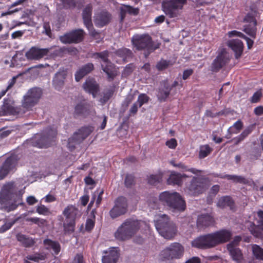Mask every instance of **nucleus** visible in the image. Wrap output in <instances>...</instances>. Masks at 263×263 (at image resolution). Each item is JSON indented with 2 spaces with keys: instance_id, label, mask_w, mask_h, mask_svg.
Wrapping results in <instances>:
<instances>
[{
  "instance_id": "nucleus-59",
  "label": "nucleus",
  "mask_w": 263,
  "mask_h": 263,
  "mask_svg": "<svg viewBox=\"0 0 263 263\" xmlns=\"http://www.w3.org/2000/svg\"><path fill=\"white\" fill-rule=\"evenodd\" d=\"M165 145L171 149H175L177 146V141L176 139L172 138L166 141Z\"/></svg>"
},
{
  "instance_id": "nucleus-48",
  "label": "nucleus",
  "mask_w": 263,
  "mask_h": 263,
  "mask_svg": "<svg viewBox=\"0 0 263 263\" xmlns=\"http://www.w3.org/2000/svg\"><path fill=\"white\" fill-rule=\"evenodd\" d=\"M243 127V123L240 120L237 121L231 127L228 129L230 134H238L240 132Z\"/></svg>"
},
{
  "instance_id": "nucleus-56",
  "label": "nucleus",
  "mask_w": 263,
  "mask_h": 263,
  "mask_svg": "<svg viewBox=\"0 0 263 263\" xmlns=\"http://www.w3.org/2000/svg\"><path fill=\"white\" fill-rule=\"evenodd\" d=\"M36 211L39 214L44 215H47L50 213L49 209L43 204L37 206Z\"/></svg>"
},
{
  "instance_id": "nucleus-32",
  "label": "nucleus",
  "mask_w": 263,
  "mask_h": 263,
  "mask_svg": "<svg viewBox=\"0 0 263 263\" xmlns=\"http://www.w3.org/2000/svg\"><path fill=\"white\" fill-rule=\"evenodd\" d=\"M66 76L67 73L64 70L56 73L53 80V85L55 89L60 90L63 88Z\"/></svg>"
},
{
  "instance_id": "nucleus-24",
  "label": "nucleus",
  "mask_w": 263,
  "mask_h": 263,
  "mask_svg": "<svg viewBox=\"0 0 263 263\" xmlns=\"http://www.w3.org/2000/svg\"><path fill=\"white\" fill-rule=\"evenodd\" d=\"M214 218L209 214H202L198 216L197 219V227L199 229H204L213 226Z\"/></svg>"
},
{
  "instance_id": "nucleus-47",
  "label": "nucleus",
  "mask_w": 263,
  "mask_h": 263,
  "mask_svg": "<svg viewBox=\"0 0 263 263\" xmlns=\"http://www.w3.org/2000/svg\"><path fill=\"white\" fill-rule=\"evenodd\" d=\"M252 252L256 259L263 260V248L257 245H253Z\"/></svg>"
},
{
  "instance_id": "nucleus-9",
  "label": "nucleus",
  "mask_w": 263,
  "mask_h": 263,
  "mask_svg": "<svg viewBox=\"0 0 263 263\" xmlns=\"http://www.w3.org/2000/svg\"><path fill=\"white\" fill-rule=\"evenodd\" d=\"M186 0H168L163 2L162 10L164 13L170 18L177 17L179 14V10L182 9L186 3Z\"/></svg>"
},
{
  "instance_id": "nucleus-39",
  "label": "nucleus",
  "mask_w": 263,
  "mask_h": 263,
  "mask_svg": "<svg viewBox=\"0 0 263 263\" xmlns=\"http://www.w3.org/2000/svg\"><path fill=\"white\" fill-rule=\"evenodd\" d=\"M220 178L227 179L229 180H232L234 183H239L241 184H247L248 183V180L244 177L241 176H237L234 175H225L218 176Z\"/></svg>"
},
{
  "instance_id": "nucleus-64",
  "label": "nucleus",
  "mask_w": 263,
  "mask_h": 263,
  "mask_svg": "<svg viewBox=\"0 0 263 263\" xmlns=\"http://www.w3.org/2000/svg\"><path fill=\"white\" fill-rule=\"evenodd\" d=\"M73 263H85L82 254H77L73 259Z\"/></svg>"
},
{
  "instance_id": "nucleus-44",
  "label": "nucleus",
  "mask_w": 263,
  "mask_h": 263,
  "mask_svg": "<svg viewBox=\"0 0 263 263\" xmlns=\"http://www.w3.org/2000/svg\"><path fill=\"white\" fill-rule=\"evenodd\" d=\"M212 148L208 144L200 146L199 152V158L200 159H204L212 152Z\"/></svg>"
},
{
  "instance_id": "nucleus-41",
  "label": "nucleus",
  "mask_w": 263,
  "mask_h": 263,
  "mask_svg": "<svg viewBox=\"0 0 263 263\" xmlns=\"http://www.w3.org/2000/svg\"><path fill=\"white\" fill-rule=\"evenodd\" d=\"M248 229L251 234L254 237L258 238H262L263 237L261 228L260 229L259 226L255 225L254 222H252L250 223Z\"/></svg>"
},
{
  "instance_id": "nucleus-10",
  "label": "nucleus",
  "mask_w": 263,
  "mask_h": 263,
  "mask_svg": "<svg viewBox=\"0 0 263 263\" xmlns=\"http://www.w3.org/2000/svg\"><path fill=\"white\" fill-rule=\"evenodd\" d=\"M183 250V247L180 243H172L161 251L160 259L162 261H166L174 258H179L182 256Z\"/></svg>"
},
{
  "instance_id": "nucleus-8",
  "label": "nucleus",
  "mask_w": 263,
  "mask_h": 263,
  "mask_svg": "<svg viewBox=\"0 0 263 263\" xmlns=\"http://www.w3.org/2000/svg\"><path fill=\"white\" fill-rule=\"evenodd\" d=\"M42 95V90L39 88H33L29 89L24 96L22 102L21 108H23L24 114L32 109L39 101Z\"/></svg>"
},
{
  "instance_id": "nucleus-60",
  "label": "nucleus",
  "mask_w": 263,
  "mask_h": 263,
  "mask_svg": "<svg viewBox=\"0 0 263 263\" xmlns=\"http://www.w3.org/2000/svg\"><path fill=\"white\" fill-rule=\"evenodd\" d=\"M261 96L262 93L260 91H256L251 97V102L252 103H257L260 100Z\"/></svg>"
},
{
  "instance_id": "nucleus-36",
  "label": "nucleus",
  "mask_w": 263,
  "mask_h": 263,
  "mask_svg": "<svg viewBox=\"0 0 263 263\" xmlns=\"http://www.w3.org/2000/svg\"><path fill=\"white\" fill-rule=\"evenodd\" d=\"M79 210L74 205L69 204L67 205L63 211V215L65 217L66 220H74L76 221V217Z\"/></svg>"
},
{
  "instance_id": "nucleus-27",
  "label": "nucleus",
  "mask_w": 263,
  "mask_h": 263,
  "mask_svg": "<svg viewBox=\"0 0 263 263\" xmlns=\"http://www.w3.org/2000/svg\"><path fill=\"white\" fill-rule=\"evenodd\" d=\"M171 88L167 81L163 82L161 86L159 88L157 97L159 101L165 102L170 95Z\"/></svg>"
},
{
  "instance_id": "nucleus-38",
  "label": "nucleus",
  "mask_w": 263,
  "mask_h": 263,
  "mask_svg": "<svg viewBox=\"0 0 263 263\" xmlns=\"http://www.w3.org/2000/svg\"><path fill=\"white\" fill-rule=\"evenodd\" d=\"M255 128V125L254 124H251L247 126L239 135L233 139L235 141V145H238L243 141L254 130Z\"/></svg>"
},
{
  "instance_id": "nucleus-52",
  "label": "nucleus",
  "mask_w": 263,
  "mask_h": 263,
  "mask_svg": "<svg viewBox=\"0 0 263 263\" xmlns=\"http://www.w3.org/2000/svg\"><path fill=\"white\" fill-rule=\"evenodd\" d=\"M18 218L14 219L12 221L6 223L0 227V233H3L9 230L18 220Z\"/></svg>"
},
{
  "instance_id": "nucleus-43",
  "label": "nucleus",
  "mask_w": 263,
  "mask_h": 263,
  "mask_svg": "<svg viewBox=\"0 0 263 263\" xmlns=\"http://www.w3.org/2000/svg\"><path fill=\"white\" fill-rule=\"evenodd\" d=\"M46 258V255L43 253H35L34 254L28 255L25 259L29 261L32 260L36 262L40 260H44Z\"/></svg>"
},
{
  "instance_id": "nucleus-49",
  "label": "nucleus",
  "mask_w": 263,
  "mask_h": 263,
  "mask_svg": "<svg viewBox=\"0 0 263 263\" xmlns=\"http://www.w3.org/2000/svg\"><path fill=\"white\" fill-rule=\"evenodd\" d=\"M136 183L135 177L130 174H127L124 179V185L127 188H132Z\"/></svg>"
},
{
  "instance_id": "nucleus-35",
  "label": "nucleus",
  "mask_w": 263,
  "mask_h": 263,
  "mask_svg": "<svg viewBox=\"0 0 263 263\" xmlns=\"http://www.w3.org/2000/svg\"><path fill=\"white\" fill-rule=\"evenodd\" d=\"M227 249L232 260L237 263H240L243 259V254L240 249L238 247H231L230 245L227 246Z\"/></svg>"
},
{
  "instance_id": "nucleus-14",
  "label": "nucleus",
  "mask_w": 263,
  "mask_h": 263,
  "mask_svg": "<svg viewBox=\"0 0 263 263\" xmlns=\"http://www.w3.org/2000/svg\"><path fill=\"white\" fill-rule=\"evenodd\" d=\"M46 134L42 135L40 138L35 139L34 145L39 148H47L50 146L51 142L54 141L57 135V130L54 128H48L45 131Z\"/></svg>"
},
{
  "instance_id": "nucleus-61",
  "label": "nucleus",
  "mask_w": 263,
  "mask_h": 263,
  "mask_svg": "<svg viewBox=\"0 0 263 263\" xmlns=\"http://www.w3.org/2000/svg\"><path fill=\"white\" fill-rule=\"evenodd\" d=\"M223 114V112L222 111H219L216 113H213L210 110H206L205 112V116L206 117H211V118H213L216 117L221 116Z\"/></svg>"
},
{
  "instance_id": "nucleus-37",
  "label": "nucleus",
  "mask_w": 263,
  "mask_h": 263,
  "mask_svg": "<svg viewBox=\"0 0 263 263\" xmlns=\"http://www.w3.org/2000/svg\"><path fill=\"white\" fill-rule=\"evenodd\" d=\"M43 245L46 250H52L55 255H58L61 251V246L58 241L47 238L43 240Z\"/></svg>"
},
{
  "instance_id": "nucleus-5",
  "label": "nucleus",
  "mask_w": 263,
  "mask_h": 263,
  "mask_svg": "<svg viewBox=\"0 0 263 263\" xmlns=\"http://www.w3.org/2000/svg\"><path fill=\"white\" fill-rule=\"evenodd\" d=\"M133 45L137 50H145L144 55L147 58L151 53L159 48L160 43H154L148 34H136L132 38Z\"/></svg>"
},
{
  "instance_id": "nucleus-16",
  "label": "nucleus",
  "mask_w": 263,
  "mask_h": 263,
  "mask_svg": "<svg viewBox=\"0 0 263 263\" xmlns=\"http://www.w3.org/2000/svg\"><path fill=\"white\" fill-rule=\"evenodd\" d=\"M256 9L251 7L249 12L243 18V22L247 23L243 26V31L245 33H256L257 31V21L255 17L257 14Z\"/></svg>"
},
{
  "instance_id": "nucleus-33",
  "label": "nucleus",
  "mask_w": 263,
  "mask_h": 263,
  "mask_svg": "<svg viewBox=\"0 0 263 263\" xmlns=\"http://www.w3.org/2000/svg\"><path fill=\"white\" fill-rule=\"evenodd\" d=\"M217 205L221 208L229 207L232 211H235L236 209L235 201L230 196L221 197L218 201Z\"/></svg>"
},
{
  "instance_id": "nucleus-6",
  "label": "nucleus",
  "mask_w": 263,
  "mask_h": 263,
  "mask_svg": "<svg viewBox=\"0 0 263 263\" xmlns=\"http://www.w3.org/2000/svg\"><path fill=\"white\" fill-rule=\"evenodd\" d=\"M199 175L193 176L190 182L186 184L185 191L191 196H196L202 194L206 189V184L209 181L208 177Z\"/></svg>"
},
{
  "instance_id": "nucleus-57",
  "label": "nucleus",
  "mask_w": 263,
  "mask_h": 263,
  "mask_svg": "<svg viewBox=\"0 0 263 263\" xmlns=\"http://www.w3.org/2000/svg\"><path fill=\"white\" fill-rule=\"evenodd\" d=\"M148 205L153 209L158 208V200L156 197H150L148 200Z\"/></svg>"
},
{
  "instance_id": "nucleus-11",
  "label": "nucleus",
  "mask_w": 263,
  "mask_h": 263,
  "mask_svg": "<svg viewBox=\"0 0 263 263\" xmlns=\"http://www.w3.org/2000/svg\"><path fill=\"white\" fill-rule=\"evenodd\" d=\"M93 56L95 58L101 59L103 62L101 64L102 70L107 74L108 78L113 80L116 76V74L114 70V65L108 60L109 52L105 50L100 52H95L93 54Z\"/></svg>"
},
{
  "instance_id": "nucleus-19",
  "label": "nucleus",
  "mask_w": 263,
  "mask_h": 263,
  "mask_svg": "<svg viewBox=\"0 0 263 263\" xmlns=\"http://www.w3.org/2000/svg\"><path fill=\"white\" fill-rule=\"evenodd\" d=\"M230 59L226 50L222 49L211 65V71L217 72L228 64Z\"/></svg>"
},
{
  "instance_id": "nucleus-51",
  "label": "nucleus",
  "mask_w": 263,
  "mask_h": 263,
  "mask_svg": "<svg viewBox=\"0 0 263 263\" xmlns=\"http://www.w3.org/2000/svg\"><path fill=\"white\" fill-rule=\"evenodd\" d=\"M149 100V97L145 93H141L139 95L136 102L139 105V107H141L144 104L147 103Z\"/></svg>"
},
{
  "instance_id": "nucleus-45",
  "label": "nucleus",
  "mask_w": 263,
  "mask_h": 263,
  "mask_svg": "<svg viewBox=\"0 0 263 263\" xmlns=\"http://www.w3.org/2000/svg\"><path fill=\"white\" fill-rule=\"evenodd\" d=\"M162 178V173H159L155 175L152 174L148 177L147 183L152 185H156L161 181Z\"/></svg>"
},
{
  "instance_id": "nucleus-63",
  "label": "nucleus",
  "mask_w": 263,
  "mask_h": 263,
  "mask_svg": "<svg viewBox=\"0 0 263 263\" xmlns=\"http://www.w3.org/2000/svg\"><path fill=\"white\" fill-rule=\"evenodd\" d=\"M194 71L192 69H187L183 71L182 75V79L187 80L193 74Z\"/></svg>"
},
{
  "instance_id": "nucleus-22",
  "label": "nucleus",
  "mask_w": 263,
  "mask_h": 263,
  "mask_svg": "<svg viewBox=\"0 0 263 263\" xmlns=\"http://www.w3.org/2000/svg\"><path fill=\"white\" fill-rule=\"evenodd\" d=\"M213 234L216 246L229 241L232 236V232L226 229L220 230Z\"/></svg>"
},
{
  "instance_id": "nucleus-34",
  "label": "nucleus",
  "mask_w": 263,
  "mask_h": 263,
  "mask_svg": "<svg viewBox=\"0 0 263 263\" xmlns=\"http://www.w3.org/2000/svg\"><path fill=\"white\" fill-rule=\"evenodd\" d=\"M16 239L25 248H30L33 246L36 241L34 239L27 235L21 233H17L16 235Z\"/></svg>"
},
{
  "instance_id": "nucleus-15",
  "label": "nucleus",
  "mask_w": 263,
  "mask_h": 263,
  "mask_svg": "<svg viewBox=\"0 0 263 263\" xmlns=\"http://www.w3.org/2000/svg\"><path fill=\"white\" fill-rule=\"evenodd\" d=\"M23 108L19 106H13L9 99H4L3 104L0 107V117L7 115L22 117L24 115Z\"/></svg>"
},
{
  "instance_id": "nucleus-23",
  "label": "nucleus",
  "mask_w": 263,
  "mask_h": 263,
  "mask_svg": "<svg viewBox=\"0 0 263 263\" xmlns=\"http://www.w3.org/2000/svg\"><path fill=\"white\" fill-rule=\"evenodd\" d=\"M111 15L106 11H102L95 16L94 23L96 26L102 27L110 22Z\"/></svg>"
},
{
  "instance_id": "nucleus-12",
  "label": "nucleus",
  "mask_w": 263,
  "mask_h": 263,
  "mask_svg": "<svg viewBox=\"0 0 263 263\" xmlns=\"http://www.w3.org/2000/svg\"><path fill=\"white\" fill-rule=\"evenodd\" d=\"M193 247L205 250L216 247L213 233L200 235L195 238L192 242Z\"/></svg>"
},
{
  "instance_id": "nucleus-42",
  "label": "nucleus",
  "mask_w": 263,
  "mask_h": 263,
  "mask_svg": "<svg viewBox=\"0 0 263 263\" xmlns=\"http://www.w3.org/2000/svg\"><path fill=\"white\" fill-rule=\"evenodd\" d=\"M76 221L74 220H65L63 224L64 231L66 234H71L74 232Z\"/></svg>"
},
{
  "instance_id": "nucleus-25",
  "label": "nucleus",
  "mask_w": 263,
  "mask_h": 263,
  "mask_svg": "<svg viewBox=\"0 0 263 263\" xmlns=\"http://www.w3.org/2000/svg\"><path fill=\"white\" fill-rule=\"evenodd\" d=\"M84 90L95 98L99 91V85L93 79H87L83 85Z\"/></svg>"
},
{
  "instance_id": "nucleus-21",
  "label": "nucleus",
  "mask_w": 263,
  "mask_h": 263,
  "mask_svg": "<svg viewBox=\"0 0 263 263\" xmlns=\"http://www.w3.org/2000/svg\"><path fill=\"white\" fill-rule=\"evenodd\" d=\"M49 52L48 48H39L36 47H31L26 53V57L29 60H39L47 55Z\"/></svg>"
},
{
  "instance_id": "nucleus-53",
  "label": "nucleus",
  "mask_w": 263,
  "mask_h": 263,
  "mask_svg": "<svg viewBox=\"0 0 263 263\" xmlns=\"http://www.w3.org/2000/svg\"><path fill=\"white\" fill-rule=\"evenodd\" d=\"M64 8H74L76 6L75 0H60Z\"/></svg>"
},
{
  "instance_id": "nucleus-3",
  "label": "nucleus",
  "mask_w": 263,
  "mask_h": 263,
  "mask_svg": "<svg viewBox=\"0 0 263 263\" xmlns=\"http://www.w3.org/2000/svg\"><path fill=\"white\" fill-rule=\"evenodd\" d=\"M155 227L159 233L166 239L174 238L177 232L176 225L165 214L158 216V219L155 221Z\"/></svg>"
},
{
  "instance_id": "nucleus-62",
  "label": "nucleus",
  "mask_w": 263,
  "mask_h": 263,
  "mask_svg": "<svg viewBox=\"0 0 263 263\" xmlns=\"http://www.w3.org/2000/svg\"><path fill=\"white\" fill-rule=\"evenodd\" d=\"M114 90L110 89L108 90L104 94L103 99L105 102L107 101L113 96Z\"/></svg>"
},
{
  "instance_id": "nucleus-29",
  "label": "nucleus",
  "mask_w": 263,
  "mask_h": 263,
  "mask_svg": "<svg viewBox=\"0 0 263 263\" xmlns=\"http://www.w3.org/2000/svg\"><path fill=\"white\" fill-rule=\"evenodd\" d=\"M104 253L107 254V255L103 256L102 259V263L117 262L119 256L118 248H110L109 251H106Z\"/></svg>"
},
{
  "instance_id": "nucleus-7",
  "label": "nucleus",
  "mask_w": 263,
  "mask_h": 263,
  "mask_svg": "<svg viewBox=\"0 0 263 263\" xmlns=\"http://www.w3.org/2000/svg\"><path fill=\"white\" fill-rule=\"evenodd\" d=\"M94 130V127L90 125L84 126L79 128L68 140L67 147L70 151L76 148V145L82 143Z\"/></svg>"
},
{
  "instance_id": "nucleus-13",
  "label": "nucleus",
  "mask_w": 263,
  "mask_h": 263,
  "mask_svg": "<svg viewBox=\"0 0 263 263\" xmlns=\"http://www.w3.org/2000/svg\"><path fill=\"white\" fill-rule=\"evenodd\" d=\"M114 203L113 208L109 211V215L111 218H116L127 212L128 202L125 197H118L115 200Z\"/></svg>"
},
{
  "instance_id": "nucleus-40",
  "label": "nucleus",
  "mask_w": 263,
  "mask_h": 263,
  "mask_svg": "<svg viewBox=\"0 0 263 263\" xmlns=\"http://www.w3.org/2000/svg\"><path fill=\"white\" fill-rule=\"evenodd\" d=\"M171 163L174 166L181 168L183 171L191 172L194 175H199L200 173H204V171L203 170H198L194 167L189 168L187 165L182 162L175 163L172 162Z\"/></svg>"
},
{
  "instance_id": "nucleus-2",
  "label": "nucleus",
  "mask_w": 263,
  "mask_h": 263,
  "mask_svg": "<svg viewBox=\"0 0 263 263\" xmlns=\"http://www.w3.org/2000/svg\"><path fill=\"white\" fill-rule=\"evenodd\" d=\"M161 203L173 212H181L186 209V203L179 193L176 192L164 191L159 196Z\"/></svg>"
},
{
  "instance_id": "nucleus-28",
  "label": "nucleus",
  "mask_w": 263,
  "mask_h": 263,
  "mask_svg": "<svg viewBox=\"0 0 263 263\" xmlns=\"http://www.w3.org/2000/svg\"><path fill=\"white\" fill-rule=\"evenodd\" d=\"M94 69L93 64L88 63L81 67L75 73V80L79 82L85 76L90 73Z\"/></svg>"
},
{
  "instance_id": "nucleus-1",
  "label": "nucleus",
  "mask_w": 263,
  "mask_h": 263,
  "mask_svg": "<svg viewBox=\"0 0 263 263\" xmlns=\"http://www.w3.org/2000/svg\"><path fill=\"white\" fill-rule=\"evenodd\" d=\"M0 204L8 212L14 211L19 205H23L22 196L17 195L14 191L13 184L8 183L3 186L0 192Z\"/></svg>"
},
{
  "instance_id": "nucleus-30",
  "label": "nucleus",
  "mask_w": 263,
  "mask_h": 263,
  "mask_svg": "<svg viewBox=\"0 0 263 263\" xmlns=\"http://www.w3.org/2000/svg\"><path fill=\"white\" fill-rule=\"evenodd\" d=\"M84 34H64L60 36L61 42L64 44L78 43L82 41Z\"/></svg>"
},
{
  "instance_id": "nucleus-4",
  "label": "nucleus",
  "mask_w": 263,
  "mask_h": 263,
  "mask_svg": "<svg viewBox=\"0 0 263 263\" xmlns=\"http://www.w3.org/2000/svg\"><path fill=\"white\" fill-rule=\"evenodd\" d=\"M140 221L134 218H128L118 228L115 233V237L120 240L130 239L139 230Z\"/></svg>"
},
{
  "instance_id": "nucleus-17",
  "label": "nucleus",
  "mask_w": 263,
  "mask_h": 263,
  "mask_svg": "<svg viewBox=\"0 0 263 263\" xmlns=\"http://www.w3.org/2000/svg\"><path fill=\"white\" fill-rule=\"evenodd\" d=\"M17 161V156L15 155H11L6 159L0 167V180L15 170Z\"/></svg>"
},
{
  "instance_id": "nucleus-31",
  "label": "nucleus",
  "mask_w": 263,
  "mask_h": 263,
  "mask_svg": "<svg viewBox=\"0 0 263 263\" xmlns=\"http://www.w3.org/2000/svg\"><path fill=\"white\" fill-rule=\"evenodd\" d=\"M187 177H189V176L185 174H181L173 172L167 179V182L169 185H177L178 186H181L183 183V178Z\"/></svg>"
},
{
  "instance_id": "nucleus-55",
  "label": "nucleus",
  "mask_w": 263,
  "mask_h": 263,
  "mask_svg": "<svg viewBox=\"0 0 263 263\" xmlns=\"http://www.w3.org/2000/svg\"><path fill=\"white\" fill-rule=\"evenodd\" d=\"M261 151L258 148H254L250 154L251 160H257L261 156Z\"/></svg>"
},
{
  "instance_id": "nucleus-46",
  "label": "nucleus",
  "mask_w": 263,
  "mask_h": 263,
  "mask_svg": "<svg viewBox=\"0 0 263 263\" xmlns=\"http://www.w3.org/2000/svg\"><path fill=\"white\" fill-rule=\"evenodd\" d=\"M115 53L123 60L130 58L133 54L131 50L125 48L118 49L116 51Z\"/></svg>"
},
{
  "instance_id": "nucleus-18",
  "label": "nucleus",
  "mask_w": 263,
  "mask_h": 263,
  "mask_svg": "<svg viewBox=\"0 0 263 263\" xmlns=\"http://www.w3.org/2000/svg\"><path fill=\"white\" fill-rule=\"evenodd\" d=\"M92 107L90 102L85 100H81L77 103L74 106L73 116L75 118L78 117L86 118L90 114Z\"/></svg>"
},
{
  "instance_id": "nucleus-20",
  "label": "nucleus",
  "mask_w": 263,
  "mask_h": 263,
  "mask_svg": "<svg viewBox=\"0 0 263 263\" xmlns=\"http://www.w3.org/2000/svg\"><path fill=\"white\" fill-rule=\"evenodd\" d=\"M92 5L89 4L86 6L82 12V17L84 23L87 28L89 33H98L93 30V26L91 20Z\"/></svg>"
},
{
  "instance_id": "nucleus-58",
  "label": "nucleus",
  "mask_w": 263,
  "mask_h": 263,
  "mask_svg": "<svg viewBox=\"0 0 263 263\" xmlns=\"http://www.w3.org/2000/svg\"><path fill=\"white\" fill-rule=\"evenodd\" d=\"M242 238L240 236H236L234 237L233 240L229 243L227 246L230 245L231 247H237L240 242L241 241Z\"/></svg>"
},
{
  "instance_id": "nucleus-54",
  "label": "nucleus",
  "mask_w": 263,
  "mask_h": 263,
  "mask_svg": "<svg viewBox=\"0 0 263 263\" xmlns=\"http://www.w3.org/2000/svg\"><path fill=\"white\" fill-rule=\"evenodd\" d=\"M170 65V61L166 60H161L157 63L156 68L159 71L166 69Z\"/></svg>"
},
{
  "instance_id": "nucleus-26",
  "label": "nucleus",
  "mask_w": 263,
  "mask_h": 263,
  "mask_svg": "<svg viewBox=\"0 0 263 263\" xmlns=\"http://www.w3.org/2000/svg\"><path fill=\"white\" fill-rule=\"evenodd\" d=\"M227 45L234 52L235 58L239 59L243 50V44L241 41L238 39L229 40Z\"/></svg>"
},
{
  "instance_id": "nucleus-50",
  "label": "nucleus",
  "mask_w": 263,
  "mask_h": 263,
  "mask_svg": "<svg viewBox=\"0 0 263 263\" xmlns=\"http://www.w3.org/2000/svg\"><path fill=\"white\" fill-rule=\"evenodd\" d=\"M91 214L92 215V219L88 218L87 219L85 224V230L87 232L91 231L95 225V215L93 211H92Z\"/></svg>"
}]
</instances>
